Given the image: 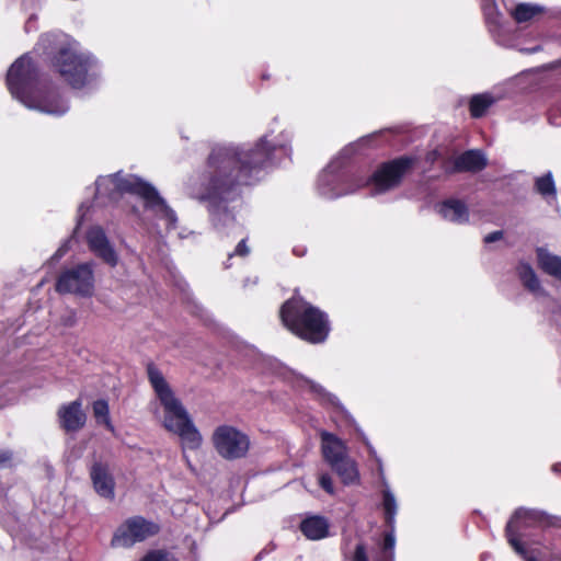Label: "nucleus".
<instances>
[{
  "mask_svg": "<svg viewBox=\"0 0 561 561\" xmlns=\"http://www.w3.org/2000/svg\"><path fill=\"white\" fill-rule=\"evenodd\" d=\"M387 530L382 534V542L380 545V552L375 558L374 561H394V547H396V537H394V525L386 526Z\"/></svg>",
  "mask_w": 561,
  "mask_h": 561,
  "instance_id": "nucleus-21",
  "label": "nucleus"
},
{
  "mask_svg": "<svg viewBox=\"0 0 561 561\" xmlns=\"http://www.w3.org/2000/svg\"><path fill=\"white\" fill-rule=\"evenodd\" d=\"M93 414L98 422L103 423L107 430L114 432V426L110 419V408L106 400L99 399L93 402Z\"/></svg>",
  "mask_w": 561,
  "mask_h": 561,
  "instance_id": "nucleus-26",
  "label": "nucleus"
},
{
  "mask_svg": "<svg viewBox=\"0 0 561 561\" xmlns=\"http://www.w3.org/2000/svg\"><path fill=\"white\" fill-rule=\"evenodd\" d=\"M330 467L337 474L344 485L359 483L360 476L357 463L350 456H346L341 461L332 463Z\"/></svg>",
  "mask_w": 561,
  "mask_h": 561,
  "instance_id": "nucleus-19",
  "label": "nucleus"
},
{
  "mask_svg": "<svg viewBox=\"0 0 561 561\" xmlns=\"http://www.w3.org/2000/svg\"><path fill=\"white\" fill-rule=\"evenodd\" d=\"M55 289L59 294L91 297L94 293V264L85 262L60 272Z\"/></svg>",
  "mask_w": 561,
  "mask_h": 561,
  "instance_id": "nucleus-8",
  "label": "nucleus"
},
{
  "mask_svg": "<svg viewBox=\"0 0 561 561\" xmlns=\"http://www.w3.org/2000/svg\"><path fill=\"white\" fill-rule=\"evenodd\" d=\"M352 561H369L366 551V546L363 542L356 545Z\"/></svg>",
  "mask_w": 561,
  "mask_h": 561,
  "instance_id": "nucleus-30",
  "label": "nucleus"
},
{
  "mask_svg": "<svg viewBox=\"0 0 561 561\" xmlns=\"http://www.w3.org/2000/svg\"><path fill=\"white\" fill-rule=\"evenodd\" d=\"M159 531V525L141 516L129 517L115 530L111 546L113 548H131L135 543L158 535Z\"/></svg>",
  "mask_w": 561,
  "mask_h": 561,
  "instance_id": "nucleus-10",
  "label": "nucleus"
},
{
  "mask_svg": "<svg viewBox=\"0 0 561 561\" xmlns=\"http://www.w3.org/2000/svg\"><path fill=\"white\" fill-rule=\"evenodd\" d=\"M139 561H179L178 557L167 549L149 550Z\"/></svg>",
  "mask_w": 561,
  "mask_h": 561,
  "instance_id": "nucleus-28",
  "label": "nucleus"
},
{
  "mask_svg": "<svg viewBox=\"0 0 561 561\" xmlns=\"http://www.w3.org/2000/svg\"><path fill=\"white\" fill-rule=\"evenodd\" d=\"M82 403L80 400H75L68 404H64L58 410L59 424L62 430L68 433L78 432L81 430L87 421V415L82 411Z\"/></svg>",
  "mask_w": 561,
  "mask_h": 561,
  "instance_id": "nucleus-14",
  "label": "nucleus"
},
{
  "mask_svg": "<svg viewBox=\"0 0 561 561\" xmlns=\"http://www.w3.org/2000/svg\"><path fill=\"white\" fill-rule=\"evenodd\" d=\"M502 238H503V231L502 230H496V231H492V232L488 233L484 237L483 241L485 243H493L495 241L501 240Z\"/></svg>",
  "mask_w": 561,
  "mask_h": 561,
  "instance_id": "nucleus-31",
  "label": "nucleus"
},
{
  "mask_svg": "<svg viewBox=\"0 0 561 561\" xmlns=\"http://www.w3.org/2000/svg\"><path fill=\"white\" fill-rule=\"evenodd\" d=\"M319 486L324 490L328 494L333 495L335 493L333 480L327 472L321 473L318 478Z\"/></svg>",
  "mask_w": 561,
  "mask_h": 561,
  "instance_id": "nucleus-29",
  "label": "nucleus"
},
{
  "mask_svg": "<svg viewBox=\"0 0 561 561\" xmlns=\"http://www.w3.org/2000/svg\"><path fill=\"white\" fill-rule=\"evenodd\" d=\"M320 437L322 457L329 466L348 456L345 443L335 434L323 431Z\"/></svg>",
  "mask_w": 561,
  "mask_h": 561,
  "instance_id": "nucleus-16",
  "label": "nucleus"
},
{
  "mask_svg": "<svg viewBox=\"0 0 561 561\" xmlns=\"http://www.w3.org/2000/svg\"><path fill=\"white\" fill-rule=\"evenodd\" d=\"M488 162L484 154L479 150H467L459 154L453 167H445L447 173L479 172L485 169Z\"/></svg>",
  "mask_w": 561,
  "mask_h": 561,
  "instance_id": "nucleus-15",
  "label": "nucleus"
},
{
  "mask_svg": "<svg viewBox=\"0 0 561 561\" xmlns=\"http://www.w3.org/2000/svg\"><path fill=\"white\" fill-rule=\"evenodd\" d=\"M66 250H64L62 248L58 249V251L56 252V255L58 256H61L64 254Z\"/></svg>",
  "mask_w": 561,
  "mask_h": 561,
  "instance_id": "nucleus-37",
  "label": "nucleus"
},
{
  "mask_svg": "<svg viewBox=\"0 0 561 561\" xmlns=\"http://www.w3.org/2000/svg\"><path fill=\"white\" fill-rule=\"evenodd\" d=\"M147 375L157 398L164 409V427L178 434L184 447L192 450L199 448L202 436L191 421L185 408L174 396L170 385L153 363L147 365Z\"/></svg>",
  "mask_w": 561,
  "mask_h": 561,
  "instance_id": "nucleus-4",
  "label": "nucleus"
},
{
  "mask_svg": "<svg viewBox=\"0 0 561 561\" xmlns=\"http://www.w3.org/2000/svg\"><path fill=\"white\" fill-rule=\"evenodd\" d=\"M311 390L314 393L319 394V396H325L327 394L325 390L321 386H319V385H312L311 386Z\"/></svg>",
  "mask_w": 561,
  "mask_h": 561,
  "instance_id": "nucleus-34",
  "label": "nucleus"
},
{
  "mask_svg": "<svg viewBox=\"0 0 561 561\" xmlns=\"http://www.w3.org/2000/svg\"><path fill=\"white\" fill-rule=\"evenodd\" d=\"M50 65L61 79L73 89H82L91 80L94 59L69 44H61L50 53Z\"/></svg>",
  "mask_w": 561,
  "mask_h": 561,
  "instance_id": "nucleus-5",
  "label": "nucleus"
},
{
  "mask_svg": "<svg viewBox=\"0 0 561 561\" xmlns=\"http://www.w3.org/2000/svg\"><path fill=\"white\" fill-rule=\"evenodd\" d=\"M382 508L385 517V526H391L396 524L397 514V502L394 495L389 489L382 490Z\"/></svg>",
  "mask_w": 561,
  "mask_h": 561,
  "instance_id": "nucleus-24",
  "label": "nucleus"
},
{
  "mask_svg": "<svg viewBox=\"0 0 561 561\" xmlns=\"http://www.w3.org/2000/svg\"><path fill=\"white\" fill-rule=\"evenodd\" d=\"M543 520L541 513L534 510L517 508L505 527V537L513 550L524 561H539L537 549H528L519 538L522 529L540 524Z\"/></svg>",
  "mask_w": 561,
  "mask_h": 561,
  "instance_id": "nucleus-7",
  "label": "nucleus"
},
{
  "mask_svg": "<svg viewBox=\"0 0 561 561\" xmlns=\"http://www.w3.org/2000/svg\"><path fill=\"white\" fill-rule=\"evenodd\" d=\"M284 145H271L261 137L253 147L216 146L205 170L192 183V196L205 204L214 226H225L234 219L228 204L240 196V187L251 185L257 174L272 165L276 150Z\"/></svg>",
  "mask_w": 561,
  "mask_h": 561,
  "instance_id": "nucleus-1",
  "label": "nucleus"
},
{
  "mask_svg": "<svg viewBox=\"0 0 561 561\" xmlns=\"http://www.w3.org/2000/svg\"><path fill=\"white\" fill-rule=\"evenodd\" d=\"M234 253L240 256H245L249 253V248L247 245L245 239H242L236 247Z\"/></svg>",
  "mask_w": 561,
  "mask_h": 561,
  "instance_id": "nucleus-32",
  "label": "nucleus"
},
{
  "mask_svg": "<svg viewBox=\"0 0 561 561\" xmlns=\"http://www.w3.org/2000/svg\"><path fill=\"white\" fill-rule=\"evenodd\" d=\"M89 476L93 490L99 496L108 501L115 499L116 482L107 462L94 461L89 469Z\"/></svg>",
  "mask_w": 561,
  "mask_h": 561,
  "instance_id": "nucleus-12",
  "label": "nucleus"
},
{
  "mask_svg": "<svg viewBox=\"0 0 561 561\" xmlns=\"http://www.w3.org/2000/svg\"><path fill=\"white\" fill-rule=\"evenodd\" d=\"M299 529L307 539L321 540L329 536L330 525L325 517L312 515L301 520Z\"/></svg>",
  "mask_w": 561,
  "mask_h": 561,
  "instance_id": "nucleus-18",
  "label": "nucleus"
},
{
  "mask_svg": "<svg viewBox=\"0 0 561 561\" xmlns=\"http://www.w3.org/2000/svg\"><path fill=\"white\" fill-rule=\"evenodd\" d=\"M537 263L539 268L554 278L561 280V256L551 254L547 249H536Z\"/></svg>",
  "mask_w": 561,
  "mask_h": 561,
  "instance_id": "nucleus-20",
  "label": "nucleus"
},
{
  "mask_svg": "<svg viewBox=\"0 0 561 561\" xmlns=\"http://www.w3.org/2000/svg\"><path fill=\"white\" fill-rule=\"evenodd\" d=\"M12 451L7 449H0V466H5L12 461Z\"/></svg>",
  "mask_w": 561,
  "mask_h": 561,
  "instance_id": "nucleus-33",
  "label": "nucleus"
},
{
  "mask_svg": "<svg viewBox=\"0 0 561 561\" xmlns=\"http://www.w3.org/2000/svg\"><path fill=\"white\" fill-rule=\"evenodd\" d=\"M5 83L10 93L30 108L58 116L68 110L57 88L41 80L39 69L28 55L11 65Z\"/></svg>",
  "mask_w": 561,
  "mask_h": 561,
  "instance_id": "nucleus-2",
  "label": "nucleus"
},
{
  "mask_svg": "<svg viewBox=\"0 0 561 561\" xmlns=\"http://www.w3.org/2000/svg\"><path fill=\"white\" fill-rule=\"evenodd\" d=\"M560 67H561V58H560V59H557V60H554V61H552V62L550 64V68H551V69H557V68H560Z\"/></svg>",
  "mask_w": 561,
  "mask_h": 561,
  "instance_id": "nucleus-35",
  "label": "nucleus"
},
{
  "mask_svg": "<svg viewBox=\"0 0 561 561\" xmlns=\"http://www.w3.org/2000/svg\"><path fill=\"white\" fill-rule=\"evenodd\" d=\"M279 319L290 333L309 344L324 343L332 330L329 314L300 296L282 304Z\"/></svg>",
  "mask_w": 561,
  "mask_h": 561,
  "instance_id": "nucleus-3",
  "label": "nucleus"
},
{
  "mask_svg": "<svg viewBox=\"0 0 561 561\" xmlns=\"http://www.w3.org/2000/svg\"><path fill=\"white\" fill-rule=\"evenodd\" d=\"M111 181L116 192L131 194L144 202V207L156 215L168 220L172 226L176 222L175 211L160 196L157 188L137 175L123 176L119 173L113 174Z\"/></svg>",
  "mask_w": 561,
  "mask_h": 561,
  "instance_id": "nucleus-6",
  "label": "nucleus"
},
{
  "mask_svg": "<svg viewBox=\"0 0 561 561\" xmlns=\"http://www.w3.org/2000/svg\"><path fill=\"white\" fill-rule=\"evenodd\" d=\"M438 213L444 219L455 224H466L470 217L467 204L458 198H447L440 202Z\"/></svg>",
  "mask_w": 561,
  "mask_h": 561,
  "instance_id": "nucleus-17",
  "label": "nucleus"
},
{
  "mask_svg": "<svg viewBox=\"0 0 561 561\" xmlns=\"http://www.w3.org/2000/svg\"><path fill=\"white\" fill-rule=\"evenodd\" d=\"M488 23H496L495 19H493L490 14L486 15Z\"/></svg>",
  "mask_w": 561,
  "mask_h": 561,
  "instance_id": "nucleus-36",
  "label": "nucleus"
},
{
  "mask_svg": "<svg viewBox=\"0 0 561 561\" xmlns=\"http://www.w3.org/2000/svg\"><path fill=\"white\" fill-rule=\"evenodd\" d=\"M494 99L490 94H476L470 99L469 112L471 117L480 118L483 117L493 104Z\"/></svg>",
  "mask_w": 561,
  "mask_h": 561,
  "instance_id": "nucleus-22",
  "label": "nucleus"
},
{
  "mask_svg": "<svg viewBox=\"0 0 561 561\" xmlns=\"http://www.w3.org/2000/svg\"><path fill=\"white\" fill-rule=\"evenodd\" d=\"M89 249L104 263L114 267L118 263V256L111 245L104 230L101 227H92L87 232Z\"/></svg>",
  "mask_w": 561,
  "mask_h": 561,
  "instance_id": "nucleus-13",
  "label": "nucleus"
},
{
  "mask_svg": "<svg viewBox=\"0 0 561 561\" xmlns=\"http://www.w3.org/2000/svg\"><path fill=\"white\" fill-rule=\"evenodd\" d=\"M540 12L541 9L539 7L531 5L528 3H519L515 7L512 15L517 23H524L530 21Z\"/></svg>",
  "mask_w": 561,
  "mask_h": 561,
  "instance_id": "nucleus-25",
  "label": "nucleus"
},
{
  "mask_svg": "<svg viewBox=\"0 0 561 561\" xmlns=\"http://www.w3.org/2000/svg\"><path fill=\"white\" fill-rule=\"evenodd\" d=\"M211 440L218 455L226 460L244 458L250 449L249 436L231 425L218 426Z\"/></svg>",
  "mask_w": 561,
  "mask_h": 561,
  "instance_id": "nucleus-9",
  "label": "nucleus"
},
{
  "mask_svg": "<svg viewBox=\"0 0 561 561\" xmlns=\"http://www.w3.org/2000/svg\"><path fill=\"white\" fill-rule=\"evenodd\" d=\"M414 164L415 158L409 156H401L383 162L363 183V185L374 184L380 192L391 190L401 183L403 176L413 168Z\"/></svg>",
  "mask_w": 561,
  "mask_h": 561,
  "instance_id": "nucleus-11",
  "label": "nucleus"
},
{
  "mask_svg": "<svg viewBox=\"0 0 561 561\" xmlns=\"http://www.w3.org/2000/svg\"><path fill=\"white\" fill-rule=\"evenodd\" d=\"M518 276L523 286L530 293H538L540 290L541 287L538 276L528 263L520 265Z\"/></svg>",
  "mask_w": 561,
  "mask_h": 561,
  "instance_id": "nucleus-23",
  "label": "nucleus"
},
{
  "mask_svg": "<svg viewBox=\"0 0 561 561\" xmlns=\"http://www.w3.org/2000/svg\"><path fill=\"white\" fill-rule=\"evenodd\" d=\"M535 188L537 193L542 196L556 195L557 191L552 174L548 172L547 174L537 178L535 181Z\"/></svg>",
  "mask_w": 561,
  "mask_h": 561,
  "instance_id": "nucleus-27",
  "label": "nucleus"
}]
</instances>
